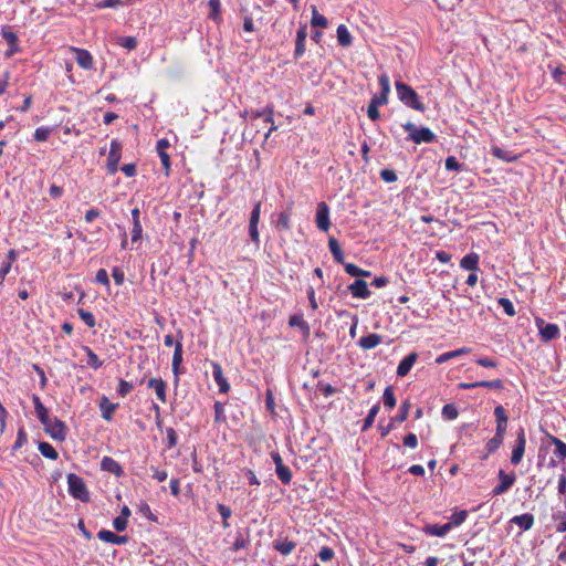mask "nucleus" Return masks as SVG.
Here are the masks:
<instances>
[{"instance_id": "1", "label": "nucleus", "mask_w": 566, "mask_h": 566, "mask_svg": "<svg viewBox=\"0 0 566 566\" xmlns=\"http://www.w3.org/2000/svg\"><path fill=\"white\" fill-rule=\"evenodd\" d=\"M378 82L381 88V97H373L367 108V115L371 120H377L380 117L378 107L387 104L390 92V80L386 73L379 76Z\"/></svg>"}, {"instance_id": "2", "label": "nucleus", "mask_w": 566, "mask_h": 566, "mask_svg": "<svg viewBox=\"0 0 566 566\" xmlns=\"http://www.w3.org/2000/svg\"><path fill=\"white\" fill-rule=\"evenodd\" d=\"M399 99L408 107L419 112H424V105L419 101L417 92L403 82L395 83Z\"/></svg>"}, {"instance_id": "3", "label": "nucleus", "mask_w": 566, "mask_h": 566, "mask_svg": "<svg viewBox=\"0 0 566 566\" xmlns=\"http://www.w3.org/2000/svg\"><path fill=\"white\" fill-rule=\"evenodd\" d=\"M402 127L408 133V139L412 140L416 144H429L436 140V135L428 127L418 128L411 122L403 124Z\"/></svg>"}, {"instance_id": "4", "label": "nucleus", "mask_w": 566, "mask_h": 566, "mask_svg": "<svg viewBox=\"0 0 566 566\" xmlns=\"http://www.w3.org/2000/svg\"><path fill=\"white\" fill-rule=\"evenodd\" d=\"M67 484L70 494L86 503L90 501V494L83 479L74 473L67 475Z\"/></svg>"}, {"instance_id": "5", "label": "nucleus", "mask_w": 566, "mask_h": 566, "mask_svg": "<svg viewBox=\"0 0 566 566\" xmlns=\"http://www.w3.org/2000/svg\"><path fill=\"white\" fill-rule=\"evenodd\" d=\"M120 156H122V144L118 140L114 139L111 143V148H109L107 164H106L107 170L111 175H114L117 171Z\"/></svg>"}, {"instance_id": "6", "label": "nucleus", "mask_w": 566, "mask_h": 566, "mask_svg": "<svg viewBox=\"0 0 566 566\" xmlns=\"http://www.w3.org/2000/svg\"><path fill=\"white\" fill-rule=\"evenodd\" d=\"M536 326L543 340L549 342L559 336V327L553 323H546L543 318H536Z\"/></svg>"}, {"instance_id": "7", "label": "nucleus", "mask_w": 566, "mask_h": 566, "mask_svg": "<svg viewBox=\"0 0 566 566\" xmlns=\"http://www.w3.org/2000/svg\"><path fill=\"white\" fill-rule=\"evenodd\" d=\"M315 222L317 228L322 231H327L331 227L329 208L324 201L317 203Z\"/></svg>"}, {"instance_id": "8", "label": "nucleus", "mask_w": 566, "mask_h": 566, "mask_svg": "<svg viewBox=\"0 0 566 566\" xmlns=\"http://www.w3.org/2000/svg\"><path fill=\"white\" fill-rule=\"evenodd\" d=\"M525 447H526L525 432H524V429H520L516 440H515V446L513 448L512 455H511V463L513 465H517L521 463L524 452H525Z\"/></svg>"}, {"instance_id": "9", "label": "nucleus", "mask_w": 566, "mask_h": 566, "mask_svg": "<svg viewBox=\"0 0 566 566\" xmlns=\"http://www.w3.org/2000/svg\"><path fill=\"white\" fill-rule=\"evenodd\" d=\"M499 480L500 484L492 490L493 495H501L509 491V489L514 484L516 475L514 472L507 474L504 470H500Z\"/></svg>"}, {"instance_id": "10", "label": "nucleus", "mask_w": 566, "mask_h": 566, "mask_svg": "<svg viewBox=\"0 0 566 566\" xmlns=\"http://www.w3.org/2000/svg\"><path fill=\"white\" fill-rule=\"evenodd\" d=\"M70 51L74 53L76 63L80 67L84 70L93 69V56L87 50L70 46Z\"/></svg>"}, {"instance_id": "11", "label": "nucleus", "mask_w": 566, "mask_h": 566, "mask_svg": "<svg viewBox=\"0 0 566 566\" xmlns=\"http://www.w3.org/2000/svg\"><path fill=\"white\" fill-rule=\"evenodd\" d=\"M50 424L44 426L45 431L55 440L63 441L65 439V424L57 418L50 419Z\"/></svg>"}, {"instance_id": "12", "label": "nucleus", "mask_w": 566, "mask_h": 566, "mask_svg": "<svg viewBox=\"0 0 566 566\" xmlns=\"http://www.w3.org/2000/svg\"><path fill=\"white\" fill-rule=\"evenodd\" d=\"M273 548L280 552L283 556L290 555L296 547V543L290 541L287 537H277L272 543Z\"/></svg>"}, {"instance_id": "13", "label": "nucleus", "mask_w": 566, "mask_h": 566, "mask_svg": "<svg viewBox=\"0 0 566 566\" xmlns=\"http://www.w3.org/2000/svg\"><path fill=\"white\" fill-rule=\"evenodd\" d=\"M350 294L354 297L366 300L370 296V291L368 290L367 282L364 280H356L353 284L348 286Z\"/></svg>"}, {"instance_id": "14", "label": "nucleus", "mask_w": 566, "mask_h": 566, "mask_svg": "<svg viewBox=\"0 0 566 566\" xmlns=\"http://www.w3.org/2000/svg\"><path fill=\"white\" fill-rule=\"evenodd\" d=\"M212 377L216 384L219 386V390L222 394H227L230 390V385L223 376L222 368L220 364L212 363Z\"/></svg>"}, {"instance_id": "15", "label": "nucleus", "mask_w": 566, "mask_h": 566, "mask_svg": "<svg viewBox=\"0 0 566 566\" xmlns=\"http://www.w3.org/2000/svg\"><path fill=\"white\" fill-rule=\"evenodd\" d=\"M101 469L119 478L124 474L122 465L111 457H104L101 461Z\"/></svg>"}, {"instance_id": "16", "label": "nucleus", "mask_w": 566, "mask_h": 566, "mask_svg": "<svg viewBox=\"0 0 566 566\" xmlns=\"http://www.w3.org/2000/svg\"><path fill=\"white\" fill-rule=\"evenodd\" d=\"M307 38V27L306 24L302 25L296 33V41H295V50H294V57L298 59L302 56L305 52V40Z\"/></svg>"}, {"instance_id": "17", "label": "nucleus", "mask_w": 566, "mask_h": 566, "mask_svg": "<svg viewBox=\"0 0 566 566\" xmlns=\"http://www.w3.org/2000/svg\"><path fill=\"white\" fill-rule=\"evenodd\" d=\"M418 359V355L417 353H410L409 355H407L398 365V368H397V375L399 377H405L409 374L410 369L412 368V366L415 365V363L417 361Z\"/></svg>"}, {"instance_id": "18", "label": "nucleus", "mask_w": 566, "mask_h": 566, "mask_svg": "<svg viewBox=\"0 0 566 566\" xmlns=\"http://www.w3.org/2000/svg\"><path fill=\"white\" fill-rule=\"evenodd\" d=\"M148 388H153L158 400L163 403L167 401L166 382L161 378H150L147 382Z\"/></svg>"}, {"instance_id": "19", "label": "nucleus", "mask_w": 566, "mask_h": 566, "mask_svg": "<svg viewBox=\"0 0 566 566\" xmlns=\"http://www.w3.org/2000/svg\"><path fill=\"white\" fill-rule=\"evenodd\" d=\"M97 537L101 541H104V542H107V543H112V544H116V545L125 544L128 541L127 536L116 535L115 533H113V532H111L108 530H101L98 532V534H97Z\"/></svg>"}, {"instance_id": "20", "label": "nucleus", "mask_w": 566, "mask_h": 566, "mask_svg": "<svg viewBox=\"0 0 566 566\" xmlns=\"http://www.w3.org/2000/svg\"><path fill=\"white\" fill-rule=\"evenodd\" d=\"M452 528L450 527V525L448 523L443 524V525H439V524H427L424 525L423 527V532L427 534V535H430V536H438V537H443L446 536Z\"/></svg>"}, {"instance_id": "21", "label": "nucleus", "mask_w": 566, "mask_h": 566, "mask_svg": "<svg viewBox=\"0 0 566 566\" xmlns=\"http://www.w3.org/2000/svg\"><path fill=\"white\" fill-rule=\"evenodd\" d=\"M494 416L496 418V432L505 434L507 428V416L503 406H497L494 409Z\"/></svg>"}, {"instance_id": "22", "label": "nucleus", "mask_w": 566, "mask_h": 566, "mask_svg": "<svg viewBox=\"0 0 566 566\" xmlns=\"http://www.w3.org/2000/svg\"><path fill=\"white\" fill-rule=\"evenodd\" d=\"M512 524L517 525L523 531H528L534 525V516L530 513L516 515L510 521Z\"/></svg>"}, {"instance_id": "23", "label": "nucleus", "mask_w": 566, "mask_h": 566, "mask_svg": "<svg viewBox=\"0 0 566 566\" xmlns=\"http://www.w3.org/2000/svg\"><path fill=\"white\" fill-rule=\"evenodd\" d=\"M117 403H113L108 400L107 397H102L101 401H99V409L102 411V417L107 420V421H111L113 419V415L117 408Z\"/></svg>"}, {"instance_id": "24", "label": "nucleus", "mask_w": 566, "mask_h": 566, "mask_svg": "<svg viewBox=\"0 0 566 566\" xmlns=\"http://www.w3.org/2000/svg\"><path fill=\"white\" fill-rule=\"evenodd\" d=\"M381 340H382V338L380 335L371 333V334H368L367 336H363L359 339L358 344L363 349L367 350V349H373L376 346H378L381 343Z\"/></svg>"}, {"instance_id": "25", "label": "nucleus", "mask_w": 566, "mask_h": 566, "mask_svg": "<svg viewBox=\"0 0 566 566\" xmlns=\"http://www.w3.org/2000/svg\"><path fill=\"white\" fill-rule=\"evenodd\" d=\"M479 255L476 253H469L462 258L460 261V266L468 271H478L479 270Z\"/></svg>"}, {"instance_id": "26", "label": "nucleus", "mask_w": 566, "mask_h": 566, "mask_svg": "<svg viewBox=\"0 0 566 566\" xmlns=\"http://www.w3.org/2000/svg\"><path fill=\"white\" fill-rule=\"evenodd\" d=\"M336 32H337V41H338L339 45L347 48L352 44L353 38H352L348 29L346 28V25H344V24L338 25Z\"/></svg>"}, {"instance_id": "27", "label": "nucleus", "mask_w": 566, "mask_h": 566, "mask_svg": "<svg viewBox=\"0 0 566 566\" xmlns=\"http://www.w3.org/2000/svg\"><path fill=\"white\" fill-rule=\"evenodd\" d=\"M491 154L503 161L511 163L517 159L516 155H513L511 151L502 149L499 146H493L491 148Z\"/></svg>"}, {"instance_id": "28", "label": "nucleus", "mask_w": 566, "mask_h": 566, "mask_svg": "<svg viewBox=\"0 0 566 566\" xmlns=\"http://www.w3.org/2000/svg\"><path fill=\"white\" fill-rule=\"evenodd\" d=\"M328 248L335 261L344 264V253L340 249L338 241L335 238H329Z\"/></svg>"}, {"instance_id": "29", "label": "nucleus", "mask_w": 566, "mask_h": 566, "mask_svg": "<svg viewBox=\"0 0 566 566\" xmlns=\"http://www.w3.org/2000/svg\"><path fill=\"white\" fill-rule=\"evenodd\" d=\"M344 268H345L346 273L349 274L350 276H355V277L370 276L369 271L363 270L353 263H345Z\"/></svg>"}, {"instance_id": "30", "label": "nucleus", "mask_w": 566, "mask_h": 566, "mask_svg": "<svg viewBox=\"0 0 566 566\" xmlns=\"http://www.w3.org/2000/svg\"><path fill=\"white\" fill-rule=\"evenodd\" d=\"M470 352L469 348L467 347H463V348H459V349H455V350H452V352H448V353H443L441 354L440 356L437 357L436 361L438 364H442L451 358H454V357H458L460 355H463V354H468Z\"/></svg>"}, {"instance_id": "31", "label": "nucleus", "mask_w": 566, "mask_h": 566, "mask_svg": "<svg viewBox=\"0 0 566 566\" xmlns=\"http://www.w3.org/2000/svg\"><path fill=\"white\" fill-rule=\"evenodd\" d=\"M39 451L43 457L48 459L56 460L59 458L56 450L48 442H40Z\"/></svg>"}, {"instance_id": "32", "label": "nucleus", "mask_w": 566, "mask_h": 566, "mask_svg": "<svg viewBox=\"0 0 566 566\" xmlns=\"http://www.w3.org/2000/svg\"><path fill=\"white\" fill-rule=\"evenodd\" d=\"M83 350L87 355V363L86 364L90 367H92L93 369H98L103 365V361L98 358V356L90 347L84 346Z\"/></svg>"}, {"instance_id": "33", "label": "nucleus", "mask_w": 566, "mask_h": 566, "mask_svg": "<svg viewBox=\"0 0 566 566\" xmlns=\"http://www.w3.org/2000/svg\"><path fill=\"white\" fill-rule=\"evenodd\" d=\"M311 24L315 28H326L328 24L327 19L321 14L315 7L312 8Z\"/></svg>"}, {"instance_id": "34", "label": "nucleus", "mask_w": 566, "mask_h": 566, "mask_svg": "<svg viewBox=\"0 0 566 566\" xmlns=\"http://www.w3.org/2000/svg\"><path fill=\"white\" fill-rule=\"evenodd\" d=\"M182 361V344L177 342L175 344V352L172 356V370L175 374L178 373L179 366Z\"/></svg>"}, {"instance_id": "35", "label": "nucleus", "mask_w": 566, "mask_h": 566, "mask_svg": "<svg viewBox=\"0 0 566 566\" xmlns=\"http://www.w3.org/2000/svg\"><path fill=\"white\" fill-rule=\"evenodd\" d=\"M275 472H276L277 478L280 479V481L283 484H289L291 482V480H292L291 470L286 465H284V463L282 465H279L277 468H275Z\"/></svg>"}, {"instance_id": "36", "label": "nucleus", "mask_w": 566, "mask_h": 566, "mask_svg": "<svg viewBox=\"0 0 566 566\" xmlns=\"http://www.w3.org/2000/svg\"><path fill=\"white\" fill-rule=\"evenodd\" d=\"M551 442L555 446V455L560 459H566V443L556 437H551Z\"/></svg>"}, {"instance_id": "37", "label": "nucleus", "mask_w": 566, "mask_h": 566, "mask_svg": "<svg viewBox=\"0 0 566 566\" xmlns=\"http://www.w3.org/2000/svg\"><path fill=\"white\" fill-rule=\"evenodd\" d=\"M379 409H380L379 405H375V406L371 407V409L369 410L367 417L364 420V424H363V428H361L363 431H366L367 429H369L373 426V423L375 421V418H376V416L379 412Z\"/></svg>"}, {"instance_id": "38", "label": "nucleus", "mask_w": 566, "mask_h": 566, "mask_svg": "<svg viewBox=\"0 0 566 566\" xmlns=\"http://www.w3.org/2000/svg\"><path fill=\"white\" fill-rule=\"evenodd\" d=\"M441 415L446 420H454L459 416V412L453 403H447L443 406Z\"/></svg>"}, {"instance_id": "39", "label": "nucleus", "mask_w": 566, "mask_h": 566, "mask_svg": "<svg viewBox=\"0 0 566 566\" xmlns=\"http://www.w3.org/2000/svg\"><path fill=\"white\" fill-rule=\"evenodd\" d=\"M117 44L129 51L135 50L137 46V40L135 36H118Z\"/></svg>"}, {"instance_id": "40", "label": "nucleus", "mask_w": 566, "mask_h": 566, "mask_svg": "<svg viewBox=\"0 0 566 566\" xmlns=\"http://www.w3.org/2000/svg\"><path fill=\"white\" fill-rule=\"evenodd\" d=\"M504 434L495 432V436L486 443V450L492 453L503 443Z\"/></svg>"}, {"instance_id": "41", "label": "nucleus", "mask_w": 566, "mask_h": 566, "mask_svg": "<svg viewBox=\"0 0 566 566\" xmlns=\"http://www.w3.org/2000/svg\"><path fill=\"white\" fill-rule=\"evenodd\" d=\"M468 513L467 511H459L450 517V522L448 523L451 528L460 526L467 518Z\"/></svg>"}, {"instance_id": "42", "label": "nucleus", "mask_w": 566, "mask_h": 566, "mask_svg": "<svg viewBox=\"0 0 566 566\" xmlns=\"http://www.w3.org/2000/svg\"><path fill=\"white\" fill-rule=\"evenodd\" d=\"M384 405L389 409H392L396 405L394 389L390 386L386 387L384 391Z\"/></svg>"}, {"instance_id": "43", "label": "nucleus", "mask_w": 566, "mask_h": 566, "mask_svg": "<svg viewBox=\"0 0 566 566\" xmlns=\"http://www.w3.org/2000/svg\"><path fill=\"white\" fill-rule=\"evenodd\" d=\"M410 401L409 400H406L403 401L401 405H400V408H399V412L398 415L395 417V420L398 421V422H403L406 421V419L408 418V412H409V408H410Z\"/></svg>"}, {"instance_id": "44", "label": "nucleus", "mask_w": 566, "mask_h": 566, "mask_svg": "<svg viewBox=\"0 0 566 566\" xmlns=\"http://www.w3.org/2000/svg\"><path fill=\"white\" fill-rule=\"evenodd\" d=\"M553 518L558 521V525L556 527V531L558 533H564L566 532V512L564 511H558L557 513H555L553 515Z\"/></svg>"}, {"instance_id": "45", "label": "nucleus", "mask_w": 566, "mask_h": 566, "mask_svg": "<svg viewBox=\"0 0 566 566\" xmlns=\"http://www.w3.org/2000/svg\"><path fill=\"white\" fill-rule=\"evenodd\" d=\"M77 313H78V315H80L81 319H82V321H83V322H84L88 327H91V328H92V327H94V326H95V324H96V323H95V317H94V315H93L91 312L85 311V310H83V308H78Z\"/></svg>"}, {"instance_id": "46", "label": "nucleus", "mask_w": 566, "mask_h": 566, "mask_svg": "<svg viewBox=\"0 0 566 566\" xmlns=\"http://www.w3.org/2000/svg\"><path fill=\"white\" fill-rule=\"evenodd\" d=\"M261 216V201L256 202L251 211L249 226H258Z\"/></svg>"}, {"instance_id": "47", "label": "nucleus", "mask_w": 566, "mask_h": 566, "mask_svg": "<svg viewBox=\"0 0 566 566\" xmlns=\"http://www.w3.org/2000/svg\"><path fill=\"white\" fill-rule=\"evenodd\" d=\"M290 218L291 214L289 212H281L277 217L276 228L289 230L290 229Z\"/></svg>"}, {"instance_id": "48", "label": "nucleus", "mask_w": 566, "mask_h": 566, "mask_svg": "<svg viewBox=\"0 0 566 566\" xmlns=\"http://www.w3.org/2000/svg\"><path fill=\"white\" fill-rule=\"evenodd\" d=\"M497 302H499L500 306L504 310V312L509 316H514L515 315L514 305H513V303L509 298L501 297V298H499Z\"/></svg>"}, {"instance_id": "49", "label": "nucleus", "mask_w": 566, "mask_h": 566, "mask_svg": "<svg viewBox=\"0 0 566 566\" xmlns=\"http://www.w3.org/2000/svg\"><path fill=\"white\" fill-rule=\"evenodd\" d=\"M208 6L211 10L209 17L212 18L213 20H217L220 14V8H221L220 0H209Z\"/></svg>"}, {"instance_id": "50", "label": "nucleus", "mask_w": 566, "mask_h": 566, "mask_svg": "<svg viewBox=\"0 0 566 566\" xmlns=\"http://www.w3.org/2000/svg\"><path fill=\"white\" fill-rule=\"evenodd\" d=\"M478 385H480V387H484V388H489V389H502L503 388V382L500 379L482 380V381H478Z\"/></svg>"}, {"instance_id": "51", "label": "nucleus", "mask_w": 566, "mask_h": 566, "mask_svg": "<svg viewBox=\"0 0 566 566\" xmlns=\"http://www.w3.org/2000/svg\"><path fill=\"white\" fill-rule=\"evenodd\" d=\"M335 553L331 547L324 546L318 553V557L322 562H329L334 558Z\"/></svg>"}, {"instance_id": "52", "label": "nucleus", "mask_w": 566, "mask_h": 566, "mask_svg": "<svg viewBox=\"0 0 566 566\" xmlns=\"http://www.w3.org/2000/svg\"><path fill=\"white\" fill-rule=\"evenodd\" d=\"M446 169L450 171H458L461 169V164L457 160L454 156H450L446 159L444 163Z\"/></svg>"}, {"instance_id": "53", "label": "nucleus", "mask_w": 566, "mask_h": 566, "mask_svg": "<svg viewBox=\"0 0 566 566\" xmlns=\"http://www.w3.org/2000/svg\"><path fill=\"white\" fill-rule=\"evenodd\" d=\"M214 408V420L216 422H222L226 420L224 408L221 402L217 401Z\"/></svg>"}, {"instance_id": "54", "label": "nucleus", "mask_w": 566, "mask_h": 566, "mask_svg": "<svg viewBox=\"0 0 566 566\" xmlns=\"http://www.w3.org/2000/svg\"><path fill=\"white\" fill-rule=\"evenodd\" d=\"M133 385L126 380H120L119 381V385H118V394L122 396V397H125L126 395H128L132 390H133Z\"/></svg>"}, {"instance_id": "55", "label": "nucleus", "mask_w": 566, "mask_h": 566, "mask_svg": "<svg viewBox=\"0 0 566 566\" xmlns=\"http://www.w3.org/2000/svg\"><path fill=\"white\" fill-rule=\"evenodd\" d=\"M112 276L117 285H122L124 283L125 274L120 268L115 266L112 271Z\"/></svg>"}, {"instance_id": "56", "label": "nucleus", "mask_w": 566, "mask_h": 566, "mask_svg": "<svg viewBox=\"0 0 566 566\" xmlns=\"http://www.w3.org/2000/svg\"><path fill=\"white\" fill-rule=\"evenodd\" d=\"M49 136H50V129L44 128V127L36 128L34 132V139L38 142H44L49 138Z\"/></svg>"}, {"instance_id": "57", "label": "nucleus", "mask_w": 566, "mask_h": 566, "mask_svg": "<svg viewBox=\"0 0 566 566\" xmlns=\"http://www.w3.org/2000/svg\"><path fill=\"white\" fill-rule=\"evenodd\" d=\"M552 76L556 82L560 84H564L566 81V73L560 67L553 69Z\"/></svg>"}, {"instance_id": "58", "label": "nucleus", "mask_w": 566, "mask_h": 566, "mask_svg": "<svg viewBox=\"0 0 566 566\" xmlns=\"http://www.w3.org/2000/svg\"><path fill=\"white\" fill-rule=\"evenodd\" d=\"M380 177L386 182H394L397 180V175L394 170L384 169L380 171Z\"/></svg>"}, {"instance_id": "59", "label": "nucleus", "mask_w": 566, "mask_h": 566, "mask_svg": "<svg viewBox=\"0 0 566 566\" xmlns=\"http://www.w3.org/2000/svg\"><path fill=\"white\" fill-rule=\"evenodd\" d=\"M1 34H2V38L7 41V43L9 45H13L14 43H18V36L14 32L3 29Z\"/></svg>"}, {"instance_id": "60", "label": "nucleus", "mask_w": 566, "mask_h": 566, "mask_svg": "<svg viewBox=\"0 0 566 566\" xmlns=\"http://www.w3.org/2000/svg\"><path fill=\"white\" fill-rule=\"evenodd\" d=\"M157 153H158V156L160 158V161H161L164 168L166 169V172H168L170 169V157L167 154V150H157Z\"/></svg>"}, {"instance_id": "61", "label": "nucleus", "mask_w": 566, "mask_h": 566, "mask_svg": "<svg viewBox=\"0 0 566 566\" xmlns=\"http://www.w3.org/2000/svg\"><path fill=\"white\" fill-rule=\"evenodd\" d=\"M403 444L408 448L415 449L418 446V438L415 433H408L403 438Z\"/></svg>"}, {"instance_id": "62", "label": "nucleus", "mask_w": 566, "mask_h": 566, "mask_svg": "<svg viewBox=\"0 0 566 566\" xmlns=\"http://www.w3.org/2000/svg\"><path fill=\"white\" fill-rule=\"evenodd\" d=\"M143 228L140 222L133 223L132 241L137 242L142 239Z\"/></svg>"}, {"instance_id": "63", "label": "nucleus", "mask_w": 566, "mask_h": 566, "mask_svg": "<svg viewBox=\"0 0 566 566\" xmlns=\"http://www.w3.org/2000/svg\"><path fill=\"white\" fill-rule=\"evenodd\" d=\"M113 526L117 532H123L127 526V521L124 518V516H117L113 521Z\"/></svg>"}, {"instance_id": "64", "label": "nucleus", "mask_w": 566, "mask_h": 566, "mask_svg": "<svg viewBox=\"0 0 566 566\" xmlns=\"http://www.w3.org/2000/svg\"><path fill=\"white\" fill-rule=\"evenodd\" d=\"M95 280H96V282H98L103 285L109 284L108 274H107L106 270H104V269H99L97 271Z\"/></svg>"}]
</instances>
